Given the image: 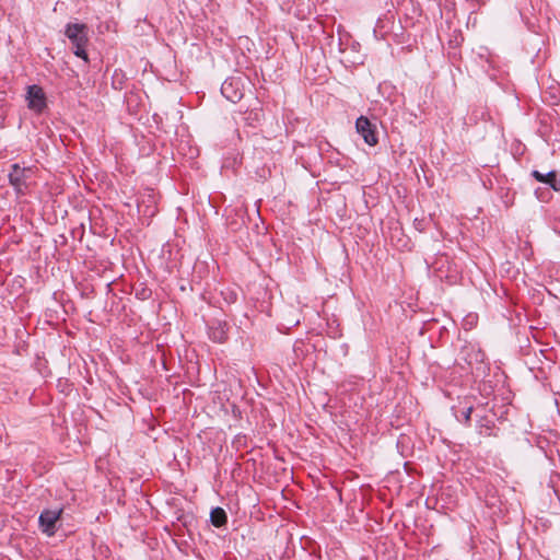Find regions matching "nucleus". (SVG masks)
Here are the masks:
<instances>
[{"mask_svg":"<svg viewBox=\"0 0 560 560\" xmlns=\"http://www.w3.org/2000/svg\"><path fill=\"white\" fill-rule=\"evenodd\" d=\"M88 26L83 23H69L66 26V36L70 39L73 45V52L77 57L88 61V54L85 50L89 42Z\"/></svg>","mask_w":560,"mask_h":560,"instance_id":"f257e3e1","label":"nucleus"},{"mask_svg":"<svg viewBox=\"0 0 560 560\" xmlns=\"http://www.w3.org/2000/svg\"><path fill=\"white\" fill-rule=\"evenodd\" d=\"M241 77H230L221 85L222 95L232 103H237L244 95Z\"/></svg>","mask_w":560,"mask_h":560,"instance_id":"f03ea898","label":"nucleus"},{"mask_svg":"<svg viewBox=\"0 0 560 560\" xmlns=\"http://www.w3.org/2000/svg\"><path fill=\"white\" fill-rule=\"evenodd\" d=\"M355 129L366 144L371 147L377 144L378 137L376 125L373 124L368 117L360 116L355 121Z\"/></svg>","mask_w":560,"mask_h":560,"instance_id":"7ed1b4c3","label":"nucleus"},{"mask_svg":"<svg viewBox=\"0 0 560 560\" xmlns=\"http://www.w3.org/2000/svg\"><path fill=\"white\" fill-rule=\"evenodd\" d=\"M32 173L31 167H21L19 164H12L9 172V183L14 187L18 194H24L27 187L26 180Z\"/></svg>","mask_w":560,"mask_h":560,"instance_id":"20e7f679","label":"nucleus"},{"mask_svg":"<svg viewBox=\"0 0 560 560\" xmlns=\"http://www.w3.org/2000/svg\"><path fill=\"white\" fill-rule=\"evenodd\" d=\"M26 100L28 102V108L42 113L46 107V95L44 90L38 85H30L27 88Z\"/></svg>","mask_w":560,"mask_h":560,"instance_id":"39448f33","label":"nucleus"},{"mask_svg":"<svg viewBox=\"0 0 560 560\" xmlns=\"http://www.w3.org/2000/svg\"><path fill=\"white\" fill-rule=\"evenodd\" d=\"M61 510H44L38 518L43 533L52 536L56 532V523L61 515Z\"/></svg>","mask_w":560,"mask_h":560,"instance_id":"423d86ee","label":"nucleus"},{"mask_svg":"<svg viewBox=\"0 0 560 560\" xmlns=\"http://www.w3.org/2000/svg\"><path fill=\"white\" fill-rule=\"evenodd\" d=\"M537 182L546 184L555 191H560V179L558 178V173L556 171H549L547 173H541L537 170L532 171L530 174Z\"/></svg>","mask_w":560,"mask_h":560,"instance_id":"0eeeda50","label":"nucleus"},{"mask_svg":"<svg viewBox=\"0 0 560 560\" xmlns=\"http://www.w3.org/2000/svg\"><path fill=\"white\" fill-rule=\"evenodd\" d=\"M228 324L222 322H215L209 326V337L214 342H225L228 340Z\"/></svg>","mask_w":560,"mask_h":560,"instance_id":"6e6552de","label":"nucleus"},{"mask_svg":"<svg viewBox=\"0 0 560 560\" xmlns=\"http://www.w3.org/2000/svg\"><path fill=\"white\" fill-rule=\"evenodd\" d=\"M210 521L213 526L221 527L226 524L228 516L222 508H214L210 513Z\"/></svg>","mask_w":560,"mask_h":560,"instance_id":"1a4fd4ad","label":"nucleus"},{"mask_svg":"<svg viewBox=\"0 0 560 560\" xmlns=\"http://www.w3.org/2000/svg\"><path fill=\"white\" fill-rule=\"evenodd\" d=\"M293 505H295V503L287 497L285 489H282V521L287 518L284 510H291Z\"/></svg>","mask_w":560,"mask_h":560,"instance_id":"9d476101","label":"nucleus"},{"mask_svg":"<svg viewBox=\"0 0 560 560\" xmlns=\"http://www.w3.org/2000/svg\"><path fill=\"white\" fill-rule=\"evenodd\" d=\"M535 196L539 201L547 202L551 198V194L548 189L537 188L535 190Z\"/></svg>","mask_w":560,"mask_h":560,"instance_id":"9b49d317","label":"nucleus"},{"mask_svg":"<svg viewBox=\"0 0 560 560\" xmlns=\"http://www.w3.org/2000/svg\"><path fill=\"white\" fill-rule=\"evenodd\" d=\"M471 412H472V407H468V408H466V409L463 411L464 423H465L466 425H469V423H470Z\"/></svg>","mask_w":560,"mask_h":560,"instance_id":"f8f14e48","label":"nucleus"},{"mask_svg":"<svg viewBox=\"0 0 560 560\" xmlns=\"http://www.w3.org/2000/svg\"><path fill=\"white\" fill-rule=\"evenodd\" d=\"M236 293L233 292V291H230L226 293V296H225V301H228L229 303H234L236 301Z\"/></svg>","mask_w":560,"mask_h":560,"instance_id":"ddd939ff","label":"nucleus"},{"mask_svg":"<svg viewBox=\"0 0 560 560\" xmlns=\"http://www.w3.org/2000/svg\"><path fill=\"white\" fill-rule=\"evenodd\" d=\"M482 428H483V425H481V427H480V433H481V434H482V433L490 434V432H489V431L491 430V427H490V425H488V424H487V425H485L486 431H483V430H482Z\"/></svg>","mask_w":560,"mask_h":560,"instance_id":"4468645a","label":"nucleus"},{"mask_svg":"<svg viewBox=\"0 0 560 560\" xmlns=\"http://www.w3.org/2000/svg\"><path fill=\"white\" fill-rule=\"evenodd\" d=\"M289 476L290 478H292V471H287L285 468H282V477H287Z\"/></svg>","mask_w":560,"mask_h":560,"instance_id":"2eb2a0df","label":"nucleus"}]
</instances>
